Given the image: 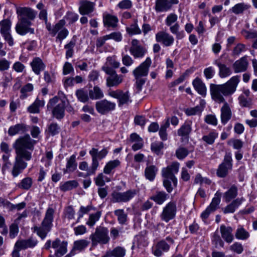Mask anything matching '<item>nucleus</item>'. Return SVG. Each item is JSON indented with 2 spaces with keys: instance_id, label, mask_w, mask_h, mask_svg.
Instances as JSON below:
<instances>
[{
  "instance_id": "nucleus-1",
  "label": "nucleus",
  "mask_w": 257,
  "mask_h": 257,
  "mask_svg": "<svg viewBox=\"0 0 257 257\" xmlns=\"http://www.w3.org/2000/svg\"><path fill=\"white\" fill-rule=\"evenodd\" d=\"M36 141L31 139L29 135L21 137L13 144L16 156L11 170L13 177H18L27 167L26 161L32 159V153Z\"/></svg>"
},
{
  "instance_id": "nucleus-2",
  "label": "nucleus",
  "mask_w": 257,
  "mask_h": 257,
  "mask_svg": "<svg viewBox=\"0 0 257 257\" xmlns=\"http://www.w3.org/2000/svg\"><path fill=\"white\" fill-rule=\"evenodd\" d=\"M239 81V77L234 76L223 84H211L210 91L212 98L218 103L224 102L225 100L223 95L229 96L233 94Z\"/></svg>"
},
{
  "instance_id": "nucleus-3",
  "label": "nucleus",
  "mask_w": 257,
  "mask_h": 257,
  "mask_svg": "<svg viewBox=\"0 0 257 257\" xmlns=\"http://www.w3.org/2000/svg\"><path fill=\"white\" fill-rule=\"evenodd\" d=\"M17 14L20 16L19 22L16 26V32L21 35H25L28 33L33 34L34 30L31 28V21L34 19L36 13L32 9L28 7L18 8Z\"/></svg>"
},
{
  "instance_id": "nucleus-4",
  "label": "nucleus",
  "mask_w": 257,
  "mask_h": 257,
  "mask_svg": "<svg viewBox=\"0 0 257 257\" xmlns=\"http://www.w3.org/2000/svg\"><path fill=\"white\" fill-rule=\"evenodd\" d=\"M179 167L180 164L177 162H174L162 170V175L164 177L163 185L169 193L173 190L172 182L174 186H177V180L175 175L178 173Z\"/></svg>"
},
{
  "instance_id": "nucleus-5",
  "label": "nucleus",
  "mask_w": 257,
  "mask_h": 257,
  "mask_svg": "<svg viewBox=\"0 0 257 257\" xmlns=\"http://www.w3.org/2000/svg\"><path fill=\"white\" fill-rule=\"evenodd\" d=\"M55 210L52 207H48L46 211L45 217L41 223V226H35L33 227L34 231L42 239L47 236L48 233L50 231L53 226L54 214Z\"/></svg>"
},
{
  "instance_id": "nucleus-6",
  "label": "nucleus",
  "mask_w": 257,
  "mask_h": 257,
  "mask_svg": "<svg viewBox=\"0 0 257 257\" xmlns=\"http://www.w3.org/2000/svg\"><path fill=\"white\" fill-rule=\"evenodd\" d=\"M65 20H61L52 26L51 24H46V28L52 36L57 34L56 40L61 42L67 38L69 33L68 29L65 27Z\"/></svg>"
},
{
  "instance_id": "nucleus-7",
  "label": "nucleus",
  "mask_w": 257,
  "mask_h": 257,
  "mask_svg": "<svg viewBox=\"0 0 257 257\" xmlns=\"http://www.w3.org/2000/svg\"><path fill=\"white\" fill-rule=\"evenodd\" d=\"M109 152L108 148H104L99 151L96 148H93L89 152L91 156L92 163L90 169L88 170L87 175L94 174L99 165V160H101L107 155Z\"/></svg>"
},
{
  "instance_id": "nucleus-8",
  "label": "nucleus",
  "mask_w": 257,
  "mask_h": 257,
  "mask_svg": "<svg viewBox=\"0 0 257 257\" xmlns=\"http://www.w3.org/2000/svg\"><path fill=\"white\" fill-rule=\"evenodd\" d=\"M89 239L92 246H96L98 244H107L110 240L108 229L101 226H97L94 232L89 236Z\"/></svg>"
},
{
  "instance_id": "nucleus-9",
  "label": "nucleus",
  "mask_w": 257,
  "mask_h": 257,
  "mask_svg": "<svg viewBox=\"0 0 257 257\" xmlns=\"http://www.w3.org/2000/svg\"><path fill=\"white\" fill-rule=\"evenodd\" d=\"M59 98L55 96L49 100L47 107L48 110H52L53 117L57 119H62L65 115V101L61 100L59 103Z\"/></svg>"
},
{
  "instance_id": "nucleus-10",
  "label": "nucleus",
  "mask_w": 257,
  "mask_h": 257,
  "mask_svg": "<svg viewBox=\"0 0 257 257\" xmlns=\"http://www.w3.org/2000/svg\"><path fill=\"white\" fill-rule=\"evenodd\" d=\"M138 191L136 189H130L124 192L114 191L111 193L112 201L114 203L127 202L137 195Z\"/></svg>"
},
{
  "instance_id": "nucleus-11",
  "label": "nucleus",
  "mask_w": 257,
  "mask_h": 257,
  "mask_svg": "<svg viewBox=\"0 0 257 257\" xmlns=\"http://www.w3.org/2000/svg\"><path fill=\"white\" fill-rule=\"evenodd\" d=\"M108 95L117 99L118 105L119 107L124 104L128 105L132 101L128 91L124 92L120 89L110 90L108 92Z\"/></svg>"
},
{
  "instance_id": "nucleus-12",
  "label": "nucleus",
  "mask_w": 257,
  "mask_h": 257,
  "mask_svg": "<svg viewBox=\"0 0 257 257\" xmlns=\"http://www.w3.org/2000/svg\"><path fill=\"white\" fill-rule=\"evenodd\" d=\"M104 72L109 75L106 78V85L108 87H116L122 82L123 76L118 75L113 69L106 67Z\"/></svg>"
},
{
  "instance_id": "nucleus-13",
  "label": "nucleus",
  "mask_w": 257,
  "mask_h": 257,
  "mask_svg": "<svg viewBox=\"0 0 257 257\" xmlns=\"http://www.w3.org/2000/svg\"><path fill=\"white\" fill-rule=\"evenodd\" d=\"M177 211L176 203L175 202H169L163 208L160 215L162 220L168 222L173 219L176 215Z\"/></svg>"
},
{
  "instance_id": "nucleus-14",
  "label": "nucleus",
  "mask_w": 257,
  "mask_h": 257,
  "mask_svg": "<svg viewBox=\"0 0 257 257\" xmlns=\"http://www.w3.org/2000/svg\"><path fill=\"white\" fill-rule=\"evenodd\" d=\"M129 50L130 54L136 59L143 58L147 53V49L135 39L132 40Z\"/></svg>"
},
{
  "instance_id": "nucleus-15",
  "label": "nucleus",
  "mask_w": 257,
  "mask_h": 257,
  "mask_svg": "<svg viewBox=\"0 0 257 257\" xmlns=\"http://www.w3.org/2000/svg\"><path fill=\"white\" fill-rule=\"evenodd\" d=\"M116 104L104 99L98 101L95 103V107L97 112L101 114H106L109 112L115 109Z\"/></svg>"
},
{
  "instance_id": "nucleus-16",
  "label": "nucleus",
  "mask_w": 257,
  "mask_h": 257,
  "mask_svg": "<svg viewBox=\"0 0 257 257\" xmlns=\"http://www.w3.org/2000/svg\"><path fill=\"white\" fill-rule=\"evenodd\" d=\"M151 63V58L147 57L144 62L133 70V73L135 77L136 78H139L147 76Z\"/></svg>"
},
{
  "instance_id": "nucleus-17",
  "label": "nucleus",
  "mask_w": 257,
  "mask_h": 257,
  "mask_svg": "<svg viewBox=\"0 0 257 257\" xmlns=\"http://www.w3.org/2000/svg\"><path fill=\"white\" fill-rule=\"evenodd\" d=\"M178 0H156L154 9L157 13L166 12L169 11L173 4H177Z\"/></svg>"
},
{
  "instance_id": "nucleus-18",
  "label": "nucleus",
  "mask_w": 257,
  "mask_h": 257,
  "mask_svg": "<svg viewBox=\"0 0 257 257\" xmlns=\"http://www.w3.org/2000/svg\"><path fill=\"white\" fill-rule=\"evenodd\" d=\"M155 39L157 42L161 43L165 47H169L172 45L175 40L172 35L163 31L156 33Z\"/></svg>"
},
{
  "instance_id": "nucleus-19",
  "label": "nucleus",
  "mask_w": 257,
  "mask_h": 257,
  "mask_svg": "<svg viewBox=\"0 0 257 257\" xmlns=\"http://www.w3.org/2000/svg\"><path fill=\"white\" fill-rule=\"evenodd\" d=\"M67 242L66 241H61L58 238L52 242V247L56 249L55 255L57 257H61L67 252Z\"/></svg>"
},
{
  "instance_id": "nucleus-20",
  "label": "nucleus",
  "mask_w": 257,
  "mask_h": 257,
  "mask_svg": "<svg viewBox=\"0 0 257 257\" xmlns=\"http://www.w3.org/2000/svg\"><path fill=\"white\" fill-rule=\"evenodd\" d=\"M213 64L218 67V75L221 78H226L232 74V70L229 67L221 62L219 59L214 61Z\"/></svg>"
},
{
  "instance_id": "nucleus-21",
  "label": "nucleus",
  "mask_w": 257,
  "mask_h": 257,
  "mask_svg": "<svg viewBox=\"0 0 257 257\" xmlns=\"http://www.w3.org/2000/svg\"><path fill=\"white\" fill-rule=\"evenodd\" d=\"M233 228L231 226H226L222 224L220 227L221 237L227 242L230 243L234 239Z\"/></svg>"
},
{
  "instance_id": "nucleus-22",
  "label": "nucleus",
  "mask_w": 257,
  "mask_h": 257,
  "mask_svg": "<svg viewBox=\"0 0 257 257\" xmlns=\"http://www.w3.org/2000/svg\"><path fill=\"white\" fill-rule=\"evenodd\" d=\"M248 65L247 56H244L236 61L232 65L235 73L244 72L246 70Z\"/></svg>"
},
{
  "instance_id": "nucleus-23",
  "label": "nucleus",
  "mask_w": 257,
  "mask_h": 257,
  "mask_svg": "<svg viewBox=\"0 0 257 257\" xmlns=\"http://www.w3.org/2000/svg\"><path fill=\"white\" fill-rule=\"evenodd\" d=\"M30 66L34 73L36 75H40L41 72L45 69L46 65L39 57H35L30 63Z\"/></svg>"
},
{
  "instance_id": "nucleus-24",
  "label": "nucleus",
  "mask_w": 257,
  "mask_h": 257,
  "mask_svg": "<svg viewBox=\"0 0 257 257\" xmlns=\"http://www.w3.org/2000/svg\"><path fill=\"white\" fill-rule=\"evenodd\" d=\"M221 103H223L220 109L221 121L222 123L225 124L230 119L232 112L229 104L225 100L224 102H221Z\"/></svg>"
},
{
  "instance_id": "nucleus-25",
  "label": "nucleus",
  "mask_w": 257,
  "mask_h": 257,
  "mask_svg": "<svg viewBox=\"0 0 257 257\" xmlns=\"http://www.w3.org/2000/svg\"><path fill=\"white\" fill-rule=\"evenodd\" d=\"M95 3L88 1H82L80 2L79 12L82 15H89L93 12Z\"/></svg>"
},
{
  "instance_id": "nucleus-26",
  "label": "nucleus",
  "mask_w": 257,
  "mask_h": 257,
  "mask_svg": "<svg viewBox=\"0 0 257 257\" xmlns=\"http://www.w3.org/2000/svg\"><path fill=\"white\" fill-rule=\"evenodd\" d=\"M37 241L32 238L28 239H19L15 243L16 247L20 250H24L28 248H32L36 245Z\"/></svg>"
},
{
  "instance_id": "nucleus-27",
  "label": "nucleus",
  "mask_w": 257,
  "mask_h": 257,
  "mask_svg": "<svg viewBox=\"0 0 257 257\" xmlns=\"http://www.w3.org/2000/svg\"><path fill=\"white\" fill-rule=\"evenodd\" d=\"M89 244V241L86 239H81L76 240L73 243L71 253L76 254L77 252L83 251Z\"/></svg>"
},
{
  "instance_id": "nucleus-28",
  "label": "nucleus",
  "mask_w": 257,
  "mask_h": 257,
  "mask_svg": "<svg viewBox=\"0 0 257 257\" xmlns=\"http://www.w3.org/2000/svg\"><path fill=\"white\" fill-rule=\"evenodd\" d=\"M170 249V245L165 241L162 240L159 241L153 249L154 254L157 256H161L163 252H167Z\"/></svg>"
},
{
  "instance_id": "nucleus-29",
  "label": "nucleus",
  "mask_w": 257,
  "mask_h": 257,
  "mask_svg": "<svg viewBox=\"0 0 257 257\" xmlns=\"http://www.w3.org/2000/svg\"><path fill=\"white\" fill-rule=\"evenodd\" d=\"M120 161L118 159L110 160L106 163L103 172L106 175L113 174L115 169L120 167Z\"/></svg>"
},
{
  "instance_id": "nucleus-30",
  "label": "nucleus",
  "mask_w": 257,
  "mask_h": 257,
  "mask_svg": "<svg viewBox=\"0 0 257 257\" xmlns=\"http://www.w3.org/2000/svg\"><path fill=\"white\" fill-rule=\"evenodd\" d=\"M103 22L104 27L115 28L117 26L118 20L116 16L106 14L103 16Z\"/></svg>"
},
{
  "instance_id": "nucleus-31",
  "label": "nucleus",
  "mask_w": 257,
  "mask_h": 257,
  "mask_svg": "<svg viewBox=\"0 0 257 257\" xmlns=\"http://www.w3.org/2000/svg\"><path fill=\"white\" fill-rule=\"evenodd\" d=\"M192 84L195 89L197 92L202 95L205 96L206 94V87L205 84L199 78H196L192 82Z\"/></svg>"
},
{
  "instance_id": "nucleus-32",
  "label": "nucleus",
  "mask_w": 257,
  "mask_h": 257,
  "mask_svg": "<svg viewBox=\"0 0 257 257\" xmlns=\"http://www.w3.org/2000/svg\"><path fill=\"white\" fill-rule=\"evenodd\" d=\"M26 125L24 123H18L10 126L8 130V134L13 136L18 134H22L26 132Z\"/></svg>"
},
{
  "instance_id": "nucleus-33",
  "label": "nucleus",
  "mask_w": 257,
  "mask_h": 257,
  "mask_svg": "<svg viewBox=\"0 0 257 257\" xmlns=\"http://www.w3.org/2000/svg\"><path fill=\"white\" fill-rule=\"evenodd\" d=\"M169 196L164 191H157L156 194L151 196L150 199L155 201L157 204H162Z\"/></svg>"
},
{
  "instance_id": "nucleus-34",
  "label": "nucleus",
  "mask_w": 257,
  "mask_h": 257,
  "mask_svg": "<svg viewBox=\"0 0 257 257\" xmlns=\"http://www.w3.org/2000/svg\"><path fill=\"white\" fill-rule=\"evenodd\" d=\"M76 39L75 36H73L70 41L64 46V48L66 50V58L68 59L73 56L74 54V48L76 45Z\"/></svg>"
},
{
  "instance_id": "nucleus-35",
  "label": "nucleus",
  "mask_w": 257,
  "mask_h": 257,
  "mask_svg": "<svg viewBox=\"0 0 257 257\" xmlns=\"http://www.w3.org/2000/svg\"><path fill=\"white\" fill-rule=\"evenodd\" d=\"M45 101L44 100H39L37 98L36 100L30 106L28 107V111L32 113H38L40 112L39 108L44 106Z\"/></svg>"
},
{
  "instance_id": "nucleus-36",
  "label": "nucleus",
  "mask_w": 257,
  "mask_h": 257,
  "mask_svg": "<svg viewBox=\"0 0 257 257\" xmlns=\"http://www.w3.org/2000/svg\"><path fill=\"white\" fill-rule=\"evenodd\" d=\"M242 199L237 198L233 200L230 204L228 205L223 209L225 214L233 213L236 208L242 203Z\"/></svg>"
},
{
  "instance_id": "nucleus-37",
  "label": "nucleus",
  "mask_w": 257,
  "mask_h": 257,
  "mask_svg": "<svg viewBox=\"0 0 257 257\" xmlns=\"http://www.w3.org/2000/svg\"><path fill=\"white\" fill-rule=\"evenodd\" d=\"M158 170V168L155 165H150L147 166L145 170L146 178L151 181H153L155 178Z\"/></svg>"
},
{
  "instance_id": "nucleus-38",
  "label": "nucleus",
  "mask_w": 257,
  "mask_h": 257,
  "mask_svg": "<svg viewBox=\"0 0 257 257\" xmlns=\"http://www.w3.org/2000/svg\"><path fill=\"white\" fill-rule=\"evenodd\" d=\"M114 215L117 217L118 223L121 225L126 224L127 221V214L122 209L114 211Z\"/></svg>"
},
{
  "instance_id": "nucleus-39",
  "label": "nucleus",
  "mask_w": 257,
  "mask_h": 257,
  "mask_svg": "<svg viewBox=\"0 0 257 257\" xmlns=\"http://www.w3.org/2000/svg\"><path fill=\"white\" fill-rule=\"evenodd\" d=\"M250 6L244 3H240L235 5L230 10L232 12L236 15L243 14L247 10Z\"/></svg>"
},
{
  "instance_id": "nucleus-40",
  "label": "nucleus",
  "mask_w": 257,
  "mask_h": 257,
  "mask_svg": "<svg viewBox=\"0 0 257 257\" xmlns=\"http://www.w3.org/2000/svg\"><path fill=\"white\" fill-rule=\"evenodd\" d=\"M33 184V179L30 177H27L17 184V187L23 190H28L32 187Z\"/></svg>"
},
{
  "instance_id": "nucleus-41",
  "label": "nucleus",
  "mask_w": 257,
  "mask_h": 257,
  "mask_svg": "<svg viewBox=\"0 0 257 257\" xmlns=\"http://www.w3.org/2000/svg\"><path fill=\"white\" fill-rule=\"evenodd\" d=\"M237 195V188L235 185H232L227 191L223 195V198L225 202H228L234 198Z\"/></svg>"
},
{
  "instance_id": "nucleus-42",
  "label": "nucleus",
  "mask_w": 257,
  "mask_h": 257,
  "mask_svg": "<svg viewBox=\"0 0 257 257\" xmlns=\"http://www.w3.org/2000/svg\"><path fill=\"white\" fill-rule=\"evenodd\" d=\"M191 123L190 121L185 122L178 130V135L188 137L192 131Z\"/></svg>"
},
{
  "instance_id": "nucleus-43",
  "label": "nucleus",
  "mask_w": 257,
  "mask_h": 257,
  "mask_svg": "<svg viewBox=\"0 0 257 257\" xmlns=\"http://www.w3.org/2000/svg\"><path fill=\"white\" fill-rule=\"evenodd\" d=\"M221 193L217 191L213 198L211 202L208 206L212 211L214 212L219 208V205L221 201Z\"/></svg>"
},
{
  "instance_id": "nucleus-44",
  "label": "nucleus",
  "mask_w": 257,
  "mask_h": 257,
  "mask_svg": "<svg viewBox=\"0 0 257 257\" xmlns=\"http://www.w3.org/2000/svg\"><path fill=\"white\" fill-rule=\"evenodd\" d=\"M77 163L76 162V156L72 155L70 158L67 159V164L66 166V171L67 172H72L75 171L77 168Z\"/></svg>"
},
{
  "instance_id": "nucleus-45",
  "label": "nucleus",
  "mask_w": 257,
  "mask_h": 257,
  "mask_svg": "<svg viewBox=\"0 0 257 257\" xmlns=\"http://www.w3.org/2000/svg\"><path fill=\"white\" fill-rule=\"evenodd\" d=\"M119 66L120 63L116 60L115 56L108 57L105 64L102 67V69L104 71L106 67L109 69H112L111 67L113 68H117Z\"/></svg>"
},
{
  "instance_id": "nucleus-46",
  "label": "nucleus",
  "mask_w": 257,
  "mask_h": 257,
  "mask_svg": "<svg viewBox=\"0 0 257 257\" xmlns=\"http://www.w3.org/2000/svg\"><path fill=\"white\" fill-rule=\"evenodd\" d=\"M89 96L92 99H98L103 97V93L99 87L95 86L89 90Z\"/></svg>"
},
{
  "instance_id": "nucleus-47",
  "label": "nucleus",
  "mask_w": 257,
  "mask_h": 257,
  "mask_svg": "<svg viewBox=\"0 0 257 257\" xmlns=\"http://www.w3.org/2000/svg\"><path fill=\"white\" fill-rule=\"evenodd\" d=\"M126 254L125 249L122 246H117L112 250H109V254L112 257H124Z\"/></svg>"
},
{
  "instance_id": "nucleus-48",
  "label": "nucleus",
  "mask_w": 257,
  "mask_h": 257,
  "mask_svg": "<svg viewBox=\"0 0 257 257\" xmlns=\"http://www.w3.org/2000/svg\"><path fill=\"white\" fill-rule=\"evenodd\" d=\"M235 236L238 239L246 240L249 237V233L243 227L239 226L236 230Z\"/></svg>"
},
{
  "instance_id": "nucleus-49",
  "label": "nucleus",
  "mask_w": 257,
  "mask_h": 257,
  "mask_svg": "<svg viewBox=\"0 0 257 257\" xmlns=\"http://www.w3.org/2000/svg\"><path fill=\"white\" fill-rule=\"evenodd\" d=\"M78 185V182L75 180L68 181L60 185V190L67 191L76 188Z\"/></svg>"
},
{
  "instance_id": "nucleus-50",
  "label": "nucleus",
  "mask_w": 257,
  "mask_h": 257,
  "mask_svg": "<svg viewBox=\"0 0 257 257\" xmlns=\"http://www.w3.org/2000/svg\"><path fill=\"white\" fill-rule=\"evenodd\" d=\"M101 214L100 211H97L95 213L90 214L86 224L90 227H93L100 219Z\"/></svg>"
},
{
  "instance_id": "nucleus-51",
  "label": "nucleus",
  "mask_w": 257,
  "mask_h": 257,
  "mask_svg": "<svg viewBox=\"0 0 257 257\" xmlns=\"http://www.w3.org/2000/svg\"><path fill=\"white\" fill-rule=\"evenodd\" d=\"M0 33L1 34L9 33L11 31V22L8 19H5L0 22Z\"/></svg>"
},
{
  "instance_id": "nucleus-52",
  "label": "nucleus",
  "mask_w": 257,
  "mask_h": 257,
  "mask_svg": "<svg viewBox=\"0 0 257 257\" xmlns=\"http://www.w3.org/2000/svg\"><path fill=\"white\" fill-rule=\"evenodd\" d=\"M76 95L77 99L82 102L85 103L89 100L88 92L83 89H80L76 90Z\"/></svg>"
},
{
  "instance_id": "nucleus-53",
  "label": "nucleus",
  "mask_w": 257,
  "mask_h": 257,
  "mask_svg": "<svg viewBox=\"0 0 257 257\" xmlns=\"http://www.w3.org/2000/svg\"><path fill=\"white\" fill-rule=\"evenodd\" d=\"M218 137V133L215 131L211 132L208 135L204 136L202 140L209 145L214 143L215 140Z\"/></svg>"
},
{
  "instance_id": "nucleus-54",
  "label": "nucleus",
  "mask_w": 257,
  "mask_h": 257,
  "mask_svg": "<svg viewBox=\"0 0 257 257\" xmlns=\"http://www.w3.org/2000/svg\"><path fill=\"white\" fill-rule=\"evenodd\" d=\"M170 125L169 120L168 119L161 126L159 130V136L163 141L167 140V133L166 132L167 128Z\"/></svg>"
},
{
  "instance_id": "nucleus-55",
  "label": "nucleus",
  "mask_w": 257,
  "mask_h": 257,
  "mask_svg": "<svg viewBox=\"0 0 257 257\" xmlns=\"http://www.w3.org/2000/svg\"><path fill=\"white\" fill-rule=\"evenodd\" d=\"M104 173H101L98 174L94 179L95 183L97 186H103L105 185V182H109L110 180L104 175Z\"/></svg>"
},
{
  "instance_id": "nucleus-56",
  "label": "nucleus",
  "mask_w": 257,
  "mask_h": 257,
  "mask_svg": "<svg viewBox=\"0 0 257 257\" xmlns=\"http://www.w3.org/2000/svg\"><path fill=\"white\" fill-rule=\"evenodd\" d=\"M203 109V108L202 106L200 105H197L194 107H191L186 109L185 110V112L188 116L197 115L200 114L202 111Z\"/></svg>"
},
{
  "instance_id": "nucleus-57",
  "label": "nucleus",
  "mask_w": 257,
  "mask_h": 257,
  "mask_svg": "<svg viewBox=\"0 0 257 257\" xmlns=\"http://www.w3.org/2000/svg\"><path fill=\"white\" fill-rule=\"evenodd\" d=\"M92 209L91 205H88L86 207L81 206L78 212V218L76 220V223L80 222V219L83 216L84 214L88 213Z\"/></svg>"
},
{
  "instance_id": "nucleus-58",
  "label": "nucleus",
  "mask_w": 257,
  "mask_h": 257,
  "mask_svg": "<svg viewBox=\"0 0 257 257\" xmlns=\"http://www.w3.org/2000/svg\"><path fill=\"white\" fill-rule=\"evenodd\" d=\"M75 211L72 206L66 207L64 210V215L68 220L74 219Z\"/></svg>"
},
{
  "instance_id": "nucleus-59",
  "label": "nucleus",
  "mask_w": 257,
  "mask_h": 257,
  "mask_svg": "<svg viewBox=\"0 0 257 257\" xmlns=\"http://www.w3.org/2000/svg\"><path fill=\"white\" fill-rule=\"evenodd\" d=\"M246 50L245 45L241 43H238L233 49L231 55L232 56H239L242 52Z\"/></svg>"
},
{
  "instance_id": "nucleus-60",
  "label": "nucleus",
  "mask_w": 257,
  "mask_h": 257,
  "mask_svg": "<svg viewBox=\"0 0 257 257\" xmlns=\"http://www.w3.org/2000/svg\"><path fill=\"white\" fill-rule=\"evenodd\" d=\"M176 156L179 160H183L189 154V151L187 149L184 147H179L176 151Z\"/></svg>"
},
{
  "instance_id": "nucleus-61",
  "label": "nucleus",
  "mask_w": 257,
  "mask_h": 257,
  "mask_svg": "<svg viewBox=\"0 0 257 257\" xmlns=\"http://www.w3.org/2000/svg\"><path fill=\"white\" fill-rule=\"evenodd\" d=\"M231 168H228L227 166L221 164L217 170V175L219 177H224L228 174V171Z\"/></svg>"
},
{
  "instance_id": "nucleus-62",
  "label": "nucleus",
  "mask_w": 257,
  "mask_h": 257,
  "mask_svg": "<svg viewBox=\"0 0 257 257\" xmlns=\"http://www.w3.org/2000/svg\"><path fill=\"white\" fill-rule=\"evenodd\" d=\"M238 100L240 105L242 107H249L251 105V99L249 97H245L240 95Z\"/></svg>"
},
{
  "instance_id": "nucleus-63",
  "label": "nucleus",
  "mask_w": 257,
  "mask_h": 257,
  "mask_svg": "<svg viewBox=\"0 0 257 257\" xmlns=\"http://www.w3.org/2000/svg\"><path fill=\"white\" fill-rule=\"evenodd\" d=\"M212 241L213 243L215 245L216 247H217V246L223 247L224 246V242L220 235L218 234V233L217 231L214 233L212 236Z\"/></svg>"
},
{
  "instance_id": "nucleus-64",
  "label": "nucleus",
  "mask_w": 257,
  "mask_h": 257,
  "mask_svg": "<svg viewBox=\"0 0 257 257\" xmlns=\"http://www.w3.org/2000/svg\"><path fill=\"white\" fill-rule=\"evenodd\" d=\"M126 31L130 35L140 34L142 33L136 23L131 25L130 27L126 28Z\"/></svg>"
}]
</instances>
